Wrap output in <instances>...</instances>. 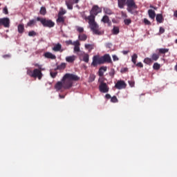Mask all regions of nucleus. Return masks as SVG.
<instances>
[{
  "label": "nucleus",
  "instance_id": "1",
  "mask_svg": "<svg viewBox=\"0 0 177 177\" xmlns=\"http://www.w3.org/2000/svg\"><path fill=\"white\" fill-rule=\"evenodd\" d=\"M99 13H102V8L98 6H94L90 11V15L87 17L90 28L95 35H102V32L99 30V25L95 21V18Z\"/></svg>",
  "mask_w": 177,
  "mask_h": 177
},
{
  "label": "nucleus",
  "instance_id": "2",
  "mask_svg": "<svg viewBox=\"0 0 177 177\" xmlns=\"http://www.w3.org/2000/svg\"><path fill=\"white\" fill-rule=\"evenodd\" d=\"M80 77L77 75L73 73H66L62 82H57L55 85L56 91H61V89H70L73 86V81H78Z\"/></svg>",
  "mask_w": 177,
  "mask_h": 177
},
{
  "label": "nucleus",
  "instance_id": "3",
  "mask_svg": "<svg viewBox=\"0 0 177 177\" xmlns=\"http://www.w3.org/2000/svg\"><path fill=\"white\" fill-rule=\"evenodd\" d=\"M118 7L120 9H124V6L127 5V10L132 13L133 9H138V6L135 3V0H118Z\"/></svg>",
  "mask_w": 177,
  "mask_h": 177
},
{
  "label": "nucleus",
  "instance_id": "4",
  "mask_svg": "<svg viewBox=\"0 0 177 177\" xmlns=\"http://www.w3.org/2000/svg\"><path fill=\"white\" fill-rule=\"evenodd\" d=\"M36 67H38V68H35L33 71L28 69L27 71V74L29 75V77H31L32 78H38V80H41L43 77L42 75V66L35 64Z\"/></svg>",
  "mask_w": 177,
  "mask_h": 177
},
{
  "label": "nucleus",
  "instance_id": "5",
  "mask_svg": "<svg viewBox=\"0 0 177 177\" xmlns=\"http://www.w3.org/2000/svg\"><path fill=\"white\" fill-rule=\"evenodd\" d=\"M37 21H39V23H41V24H42L44 26H45V19H44L41 17H37L35 19L30 20L27 24V26L32 27V26H35Z\"/></svg>",
  "mask_w": 177,
  "mask_h": 177
},
{
  "label": "nucleus",
  "instance_id": "6",
  "mask_svg": "<svg viewBox=\"0 0 177 177\" xmlns=\"http://www.w3.org/2000/svg\"><path fill=\"white\" fill-rule=\"evenodd\" d=\"M5 27L9 28L10 27V19L8 17L0 18V27Z\"/></svg>",
  "mask_w": 177,
  "mask_h": 177
},
{
  "label": "nucleus",
  "instance_id": "7",
  "mask_svg": "<svg viewBox=\"0 0 177 177\" xmlns=\"http://www.w3.org/2000/svg\"><path fill=\"white\" fill-rule=\"evenodd\" d=\"M98 64H102V58L99 55H94L93 57V62L91 63V66L97 67Z\"/></svg>",
  "mask_w": 177,
  "mask_h": 177
},
{
  "label": "nucleus",
  "instance_id": "8",
  "mask_svg": "<svg viewBox=\"0 0 177 177\" xmlns=\"http://www.w3.org/2000/svg\"><path fill=\"white\" fill-rule=\"evenodd\" d=\"M100 57L102 64H104V63H113V61L111 60V57H110V55L109 54H105Z\"/></svg>",
  "mask_w": 177,
  "mask_h": 177
},
{
  "label": "nucleus",
  "instance_id": "9",
  "mask_svg": "<svg viewBox=\"0 0 177 177\" xmlns=\"http://www.w3.org/2000/svg\"><path fill=\"white\" fill-rule=\"evenodd\" d=\"M99 89H100V91L102 92V93H107V92H109V86H107V84L102 82L100 84Z\"/></svg>",
  "mask_w": 177,
  "mask_h": 177
},
{
  "label": "nucleus",
  "instance_id": "10",
  "mask_svg": "<svg viewBox=\"0 0 177 177\" xmlns=\"http://www.w3.org/2000/svg\"><path fill=\"white\" fill-rule=\"evenodd\" d=\"M78 2H80V0H66L65 3L69 10H73V5L78 3Z\"/></svg>",
  "mask_w": 177,
  "mask_h": 177
},
{
  "label": "nucleus",
  "instance_id": "11",
  "mask_svg": "<svg viewBox=\"0 0 177 177\" xmlns=\"http://www.w3.org/2000/svg\"><path fill=\"white\" fill-rule=\"evenodd\" d=\"M116 89H125L127 88V84L123 80H119L115 85Z\"/></svg>",
  "mask_w": 177,
  "mask_h": 177
},
{
  "label": "nucleus",
  "instance_id": "12",
  "mask_svg": "<svg viewBox=\"0 0 177 177\" xmlns=\"http://www.w3.org/2000/svg\"><path fill=\"white\" fill-rule=\"evenodd\" d=\"M101 21L102 23H104V24H108V26H111V21L110 20V18H109V16L107 15H104L101 19Z\"/></svg>",
  "mask_w": 177,
  "mask_h": 177
},
{
  "label": "nucleus",
  "instance_id": "13",
  "mask_svg": "<svg viewBox=\"0 0 177 177\" xmlns=\"http://www.w3.org/2000/svg\"><path fill=\"white\" fill-rule=\"evenodd\" d=\"M53 50H54V52H63V49H62V44H60V43L55 44L53 48Z\"/></svg>",
  "mask_w": 177,
  "mask_h": 177
},
{
  "label": "nucleus",
  "instance_id": "14",
  "mask_svg": "<svg viewBox=\"0 0 177 177\" xmlns=\"http://www.w3.org/2000/svg\"><path fill=\"white\" fill-rule=\"evenodd\" d=\"M105 71H107V66H102L98 71V75L100 77H103L104 75Z\"/></svg>",
  "mask_w": 177,
  "mask_h": 177
},
{
  "label": "nucleus",
  "instance_id": "15",
  "mask_svg": "<svg viewBox=\"0 0 177 177\" xmlns=\"http://www.w3.org/2000/svg\"><path fill=\"white\" fill-rule=\"evenodd\" d=\"M45 27L52 28V27H55V22L52 20H45Z\"/></svg>",
  "mask_w": 177,
  "mask_h": 177
},
{
  "label": "nucleus",
  "instance_id": "16",
  "mask_svg": "<svg viewBox=\"0 0 177 177\" xmlns=\"http://www.w3.org/2000/svg\"><path fill=\"white\" fill-rule=\"evenodd\" d=\"M65 20L66 17L61 15H58V18L57 19L56 22L57 23V24H64Z\"/></svg>",
  "mask_w": 177,
  "mask_h": 177
},
{
  "label": "nucleus",
  "instance_id": "17",
  "mask_svg": "<svg viewBox=\"0 0 177 177\" xmlns=\"http://www.w3.org/2000/svg\"><path fill=\"white\" fill-rule=\"evenodd\" d=\"M80 45H81L80 41H73L74 52H80Z\"/></svg>",
  "mask_w": 177,
  "mask_h": 177
},
{
  "label": "nucleus",
  "instance_id": "18",
  "mask_svg": "<svg viewBox=\"0 0 177 177\" xmlns=\"http://www.w3.org/2000/svg\"><path fill=\"white\" fill-rule=\"evenodd\" d=\"M148 15L149 17H150V19H151L152 20H154V19H156V11L153 10L151 9L148 10Z\"/></svg>",
  "mask_w": 177,
  "mask_h": 177
},
{
  "label": "nucleus",
  "instance_id": "19",
  "mask_svg": "<svg viewBox=\"0 0 177 177\" xmlns=\"http://www.w3.org/2000/svg\"><path fill=\"white\" fill-rule=\"evenodd\" d=\"M45 57L51 59V60H55L56 59V55H53L52 53H45Z\"/></svg>",
  "mask_w": 177,
  "mask_h": 177
},
{
  "label": "nucleus",
  "instance_id": "20",
  "mask_svg": "<svg viewBox=\"0 0 177 177\" xmlns=\"http://www.w3.org/2000/svg\"><path fill=\"white\" fill-rule=\"evenodd\" d=\"M156 21L157 23H159V24H161L164 21V17H162V14L156 15Z\"/></svg>",
  "mask_w": 177,
  "mask_h": 177
},
{
  "label": "nucleus",
  "instance_id": "21",
  "mask_svg": "<svg viewBox=\"0 0 177 177\" xmlns=\"http://www.w3.org/2000/svg\"><path fill=\"white\" fill-rule=\"evenodd\" d=\"M66 62H67L68 63H73V62H75V55L66 57Z\"/></svg>",
  "mask_w": 177,
  "mask_h": 177
},
{
  "label": "nucleus",
  "instance_id": "22",
  "mask_svg": "<svg viewBox=\"0 0 177 177\" xmlns=\"http://www.w3.org/2000/svg\"><path fill=\"white\" fill-rule=\"evenodd\" d=\"M158 50V55H165V53H168L169 52V48H159Z\"/></svg>",
  "mask_w": 177,
  "mask_h": 177
},
{
  "label": "nucleus",
  "instance_id": "23",
  "mask_svg": "<svg viewBox=\"0 0 177 177\" xmlns=\"http://www.w3.org/2000/svg\"><path fill=\"white\" fill-rule=\"evenodd\" d=\"M104 13H105V15H108L109 16L111 15H114V12H113V10H111V9L109 8H104Z\"/></svg>",
  "mask_w": 177,
  "mask_h": 177
},
{
  "label": "nucleus",
  "instance_id": "24",
  "mask_svg": "<svg viewBox=\"0 0 177 177\" xmlns=\"http://www.w3.org/2000/svg\"><path fill=\"white\" fill-rule=\"evenodd\" d=\"M151 59L152 62H157V60L160 59V54L153 53L151 56Z\"/></svg>",
  "mask_w": 177,
  "mask_h": 177
},
{
  "label": "nucleus",
  "instance_id": "25",
  "mask_svg": "<svg viewBox=\"0 0 177 177\" xmlns=\"http://www.w3.org/2000/svg\"><path fill=\"white\" fill-rule=\"evenodd\" d=\"M80 41H86L88 39V36L86 34H80L78 36Z\"/></svg>",
  "mask_w": 177,
  "mask_h": 177
},
{
  "label": "nucleus",
  "instance_id": "26",
  "mask_svg": "<svg viewBox=\"0 0 177 177\" xmlns=\"http://www.w3.org/2000/svg\"><path fill=\"white\" fill-rule=\"evenodd\" d=\"M67 64L66 63H62L60 65H57L55 70H64Z\"/></svg>",
  "mask_w": 177,
  "mask_h": 177
},
{
  "label": "nucleus",
  "instance_id": "27",
  "mask_svg": "<svg viewBox=\"0 0 177 177\" xmlns=\"http://www.w3.org/2000/svg\"><path fill=\"white\" fill-rule=\"evenodd\" d=\"M18 32L19 34H23L24 32V24L18 25Z\"/></svg>",
  "mask_w": 177,
  "mask_h": 177
},
{
  "label": "nucleus",
  "instance_id": "28",
  "mask_svg": "<svg viewBox=\"0 0 177 177\" xmlns=\"http://www.w3.org/2000/svg\"><path fill=\"white\" fill-rule=\"evenodd\" d=\"M143 62L145 63V64H148L149 66H150V64L153 63V60L151 59V58L146 57L145 58Z\"/></svg>",
  "mask_w": 177,
  "mask_h": 177
},
{
  "label": "nucleus",
  "instance_id": "29",
  "mask_svg": "<svg viewBox=\"0 0 177 177\" xmlns=\"http://www.w3.org/2000/svg\"><path fill=\"white\" fill-rule=\"evenodd\" d=\"M112 32H113V34H114V35H117L118 34H120V28L117 26H113Z\"/></svg>",
  "mask_w": 177,
  "mask_h": 177
},
{
  "label": "nucleus",
  "instance_id": "30",
  "mask_svg": "<svg viewBox=\"0 0 177 177\" xmlns=\"http://www.w3.org/2000/svg\"><path fill=\"white\" fill-rule=\"evenodd\" d=\"M136 60H138V54L134 53L131 56V62L133 63V64H136Z\"/></svg>",
  "mask_w": 177,
  "mask_h": 177
},
{
  "label": "nucleus",
  "instance_id": "31",
  "mask_svg": "<svg viewBox=\"0 0 177 177\" xmlns=\"http://www.w3.org/2000/svg\"><path fill=\"white\" fill-rule=\"evenodd\" d=\"M66 13H67V11L64 10L63 8H61L58 13V16H64V15H66Z\"/></svg>",
  "mask_w": 177,
  "mask_h": 177
},
{
  "label": "nucleus",
  "instance_id": "32",
  "mask_svg": "<svg viewBox=\"0 0 177 177\" xmlns=\"http://www.w3.org/2000/svg\"><path fill=\"white\" fill-rule=\"evenodd\" d=\"M83 61H84L85 63H89V55L87 53L84 54L83 56Z\"/></svg>",
  "mask_w": 177,
  "mask_h": 177
},
{
  "label": "nucleus",
  "instance_id": "33",
  "mask_svg": "<svg viewBox=\"0 0 177 177\" xmlns=\"http://www.w3.org/2000/svg\"><path fill=\"white\" fill-rule=\"evenodd\" d=\"M153 70H160V68H161V65L157 62L154 63L153 64Z\"/></svg>",
  "mask_w": 177,
  "mask_h": 177
},
{
  "label": "nucleus",
  "instance_id": "34",
  "mask_svg": "<svg viewBox=\"0 0 177 177\" xmlns=\"http://www.w3.org/2000/svg\"><path fill=\"white\" fill-rule=\"evenodd\" d=\"M85 48L88 49L89 51L93 49V44H85Z\"/></svg>",
  "mask_w": 177,
  "mask_h": 177
},
{
  "label": "nucleus",
  "instance_id": "35",
  "mask_svg": "<svg viewBox=\"0 0 177 177\" xmlns=\"http://www.w3.org/2000/svg\"><path fill=\"white\" fill-rule=\"evenodd\" d=\"M124 23L125 26H129V24H131V23H132V20H131V19H125L124 20Z\"/></svg>",
  "mask_w": 177,
  "mask_h": 177
},
{
  "label": "nucleus",
  "instance_id": "36",
  "mask_svg": "<svg viewBox=\"0 0 177 177\" xmlns=\"http://www.w3.org/2000/svg\"><path fill=\"white\" fill-rule=\"evenodd\" d=\"M111 102L112 103H118V99H117V97L115 95L111 97Z\"/></svg>",
  "mask_w": 177,
  "mask_h": 177
},
{
  "label": "nucleus",
  "instance_id": "37",
  "mask_svg": "<svg viewBox=\"0 0 177 177\" xmlns=\"http://www.w3.org/2000/svg\"><path fill=\"white\" fill-rule=\"evenodd\" d=\"M76 30H77V32H80V34H82V32H84V28L81 26H76Z\"/></svg>",
  "mask_w": 177,
  "mask_h": 177
},
{
  "label": "nucleus",
  "instance_id": "38",
  "mask_svg": "<svg viewBox=\"0 0 177 177\" xmlns=\"http://www.w3.org/2000/svg\"><path fill=\"white\" fill-rule=\"evenodd\" d=\"M144 23L145 26H151V22H150V21L146 18L144 19Z\"/></svg>",
  "mask_w": 177,
  "mask_h": 177
},
{
  "label": "nucleus",
  "instance_id": "39",
  "mask_svg": "<svg viewBox=\"0 0 177 177\" xmlns=\"http://www.w3.org/2000/svg\"><path fill=\"white\" fill-rule=\"evenodd\" d=\"M35 35H37V33H36V32L34 31V30L30 31V32H28V36H29V37H35Z\"/></svg>",
  "mask_w": 177,
  "mask_h": 177
},
{
  "label": "nucleus",
  "instance_id": "40",
  "mask_svg": "<svg viewBox=\"0 0 177 177\" xmlns=\"http://www.w3.org/2000/svg\"><path fill=\"white\" fill-rule=\"evenodd\" d=\"M95 78H96V77L94 75H91L90 78H89V82H93V81H95Z\"/></svg>",
  "mask_w": 177,
  "mask_h": 177
},
{
  "label": "nucleus",
  "instance_id": "41",
  "mask_svg": "<svg viewBox=\"0 0 177 177\" xmlns=\"http://www.w3.org/2000/svg\"><path fill=\"white\" fill-rule=\"evenodd\" d=\"M136 67H140V68H143V64L142 62H138L136 64Z\"/></svg>",
  "mask_w": 177,
  "mask_h": 177
},
{
  "label": "nucleus",
  "instance_id": "42",
  "mask_svg": "<svg viewBox=\"0 0 177 177\" xmlns=\"http://www.w3.org/2000/svg\"><path fill=\"white\" fill-rule=\"evenodd\" d=\"M40 15H45V7H41L40 10Z\"/></svg>",
  "mask_w": 177,
  "mask_h": 177
},
{
  "label": "nucleus",
  "instance_id": "43",
  "mask_svg": "<svg viewBox=\"0 0 177 177\" xmlns=\"http://www.w3.org/2000/svg\"><path fill=\"white\" fill-rule=\"evenodd\" d=\"M50 75L52 78H55L56 75H57V72H50Z\"/></svg>",
  "mask_w": 177,
  "mask_h": 177
},
{
  "label": "nucleus",
  "instance_id": "44",
  "mask_svg": "<svg viewBox=\"0 0 177 177\" xmlns=\"http://www.w3.org/2000/svg\"><path fill=\"white\" fill-rule=\"evenodd\" d=\"M3 13H4V15H8L9 12L8 11V8L7 7H5L3 9Z\"/></svg>",
  "mask_w": 177,
  "mask_h": 177
},
{
  "label": "nucleus",
  "instance_id": "45",
  "mask_svg": "<svg viewBox=\"0 0 177 177\" xmlns=\"http://www.w3.org/2000/svg\"><path fill=\"white\" fill-rule=\"evenodd\" d=\"M159 32L160 34H164V32H165V29L162 27H160L159 30Z\"/></svg>",
  "mask_w": 177,
  "mask_h": 177
},
{
  "label": "nucleus",
  "instance_id": "46",
  "mask_svg": "<svg viewBox=\"0 0 177 177\" xmlns=\"http://www.w3.org/2000/svg\"><path fill=\"white\" fill-rule=\"evenodd\" d=\"M86 53H85V52H84V51H79V53L77 54L78 55V56H80V57H81V56H84L85 55H86Z\"/></svg>",
  "mask_w": 177,
  "mask_h": 177
},
{
  "label": "nucleus",
  "instance_id": "47",
  "mask_svg": "<svg viewBox=\"0 0 177 177\" xmlns=\"http://www.w3.org/2000/svg\"><path fill=\"white\" fill-rule=\"evenodd\" d=\"M66 45H74V42L72 40H68L66 41Z\"/></svg>",
  "mask_w": 177,
  "mask_h": 177
},
{
  "label": "nucleus",
  "instance_id": "48",
  "mask_svg": "<svg viewBox=\"0 0 177 177\" xmlns=\"http://www.w3.org/2000/svg\"><path fill=\"white\" fill-rule=\"evenodd\" d=\"M128 71V68H122L120 71V73H127Z\"/></svg>",
  "mask_w": 177,
  "mask_h": 177
},
{
  "label": "nucleus",
  "instance_id": "49",
  "mask_svg": "<svg viewBox=\"0 0 177 177\" xmlns=\"http://www.w3.org/2000/svg\"><path fill=\"white\" fill-rule=\"evenodd\" d=\"M112 57H113V62H117L119 60L118 57H117V55H113Z\"/></svg>",
  "mask_w": 177,
  "mask_h": 177
},
{
  "label": "nucleus",
  "instance_id": "50",
  "mask_svg": "<svg viewBox=\"0 0 177 177\" xmlns=\"http://www.w3.org/2000/svg\"><path fill=\"white\" fill-rule=\"evenodd\" d=\"M106 46L110 49L113 46V44L111 43H106Z\"/></svg>",
  "mask_w": 177,
  "mask_h": 177
},
{
  "label": "nucleus",
  "instance_id": "51",
  "mask_svg": "<svg viewBox=\"0 0 177 177\" xmlns=\"http://www.w3.org/2000/svg\"><path fill=\"white\" fill-rule=\"evenodd\" d=\"M129 84L131 87L135 86V82L129 81Z\"/></svg>",
  "mask_w": 177,
  "mask_h": 177
},
{
  "label": "nucleus",
  "instance_id": "52",
  "mask_svg": "<svg viewBox=\"0 0 177 177\" xmlns=\"http://www.w3.org/2000/svg\"><path fill=\"white\" fill-rule=\"evenodd\" d=\"M114 74H115V73L114 72V71H112L109 73V75L111 77H114Z\"/></svg>",
  "mask_w": 177,
  "mask_h": 177
},
{
  "label": "nucleus",
  "instance_id": "53",
  "mask_svg": "<svg viewBox=\"0 0 177 177\" xmlns=\"http://www.w3.org/2000/svg\"><path fill=\"white\" fill-rule=\"evenodd\" d=\"M122 53H123V55H128V53H129V50H123L122 51Z\"/></svg>",
  "mask_w": 177,
  "mask_h": 177
},
{
  "label": "nucleus",
  "instance_id": "54",
  "mask_svg": "<svg viewBox=\"0 0 177 177\" xmlns=\"http://www.w3.org/2000/svg\"><path fill=\"white\" fill-rule=\"evenodd\" d=\"M105 97L106 99H111V95L110 94H106Z\"/></svg>",
  "mask_w": 177,
  "mask_h": 177
},
{
  "label": "nucleus",
  "instance_id": "55",
  "mask_svg": "<svg viewBox=\"0 0 177 177\" xmlns=\"http://www.w3.org/2000/svg\"><path fill=\"white\" fill-rule=\"evenodd\" d=\"M174 16L175 17H177V10H176V11L174 12Z\"/></svg>",
  "mask_w": 177,
  "mask_h": 177
},
{
  "label": "nucleus",
  "instance_id": "56",
  "mask_svg": "<svg viewBox=\"0 0 177 177\" xmlns=\"http://www.w3.org/2000/svg\"><path fill=\"white\" fill-rule=\"evenodd\" d=\"M59 97H60V99H64L65 95H59Z\"/></svg>",
  "mask_w": 177,
  "mask_h": 177
},
{
  "label": "nucleus",
  "instance_id": "57",
  "mask_svg": "<svg viewBox=\"0 0 177 177\" xmlns=\"http://www.w3.org/2000/svg\"><path fill=\"white\" fill-rule=\"evenodd\" d=\"M122 15L124 16V17H127V14H124V12H122Z\"/></svg>",
  "mask_w": 177,
  "mask_h": 177
},
{
  "label": "nucleus",
  "instance_id": "58",
  "mask_svg": "<svg viewBox=\"0 0 177 177\" xmlns=\"http://www.w3.org/2000/svg\"><path fill=\"white\" fill-rule=\"evenodd\" d=\"M3 57H9V55H3Z\"/></svg>",
  "mask_w": 177,
  "mask_h": 177
},
{
  "label": "nucleus",
  "instance_id": "59",
  "mask_svg": "<svg viewBox=\"0 0 177 177\" xmlns=\"http://www.w3.org/2000/svg\"><path fill=\"white\" fill-rule=\"evenodd\" d=\"M150 8H151L152 9H156V8H154V6H150Z\"/></svg>",
  "mask_w": 177,
  "mask_h": 177
},
{
  "label": "nucleus",
  "instance_id": "60",
  "mask_svg": "<svg viewBox=\"0 0 177 177\" xmlns=\"http://www.w3.org/2000/svg\"><path fill=\"white\" fill-rule=\"evenodd\" d=\"M76 8H77V9H80V6L76 5Z\"/></svg>",
  "mask_w": 177,
  "mask_h": 177
},
{
  "label": "nucleus",
  "instance_id": "61",
  "mask_svg": "<svg viewBox=\"0 0 177 177\" xmlns=\"http://www.w3.org/2000/svg\"><path fill=\"white\" fill-rule=\"evenodd\" d=\"M175 70L177 71V65L175 66Z\"/></svg>",
  "mask_w": 177,
  "mask_h": 177
},
{
  "label": "nucleus",
  "instance_id": "62",
  "mask_svg": "<svg viewBox=\"0 0 177 177\" xmlns=\"http://www.w3.org/2000/svg\"><path fill=\"white\" fill-rule=\"evenodd\" d=\"M175 43L177 44V39L175 40Z\"/></svg>",
  "mask_w": 177,
  "mask_h": 177
},
{
  "label": "nucleus",
  "instance_id": "63",
  "mask_svg": "<svg viewBox=\"0 0 177 177\" xmlns=\"http://www.w3.org/2000/svg\"><path fill=\"white\" fill-rule=\"evenodd\" d=\"M43 56H45V53L43 54Z\"/></svg>",
  "mask_w": 177,
  "mask_h": 177
},
{
  "label": "nucleus",
  "instance_id": "64",
  "mask_svg": "<svg viewBox=\"0 0 177 177\" xmlns=\"http://www.w3.org/2000/svg\"><path fill=\"white\" fill-rule=\"evenodd\" d=\"M0 6H1V3H0Z\"/></svg>",
  "mask_w": 177,
  "mask_h": 177
}]
</instances>
